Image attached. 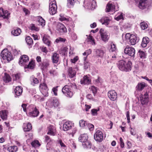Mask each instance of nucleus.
<instances>
[{
	"label": "nucleus",
	"instance_id": "nucleus-1",
	"mask_svg": "<svg viewBox=\"0 0 152 152\" xmlns=\"http://www.w3.org/2000/svg\"><path fill=\"white\" fill-rule=\"evenodd\" d=\"M76 89V85L72 84L69 85L65 86L62 89V92L66 96L70 98L73 96L74 93L73 91V89Z\"/></svg>",
	"mask_w": 152,
	"mask_h": 152
},
{
	"label": "nucleus",
	"instance_id": "nucleus-2",
	"mask_svg": "<svg viewBox=\"0 0 152 152\" xmlns=\"http://www.w3.org/2000/svg\"><path fill=\"white\" fill-rule=\"evenodd\" d=\"M132 63L130 61L127 62L123 60L120 61L118 63V68L122 71L129 72L131 70Z\"/></svg>",
	"mask_w": 152,
	"mask_h": 152
},
{
	"label": "nucleus",
	"instance_id": "nucleus-3",
	"mask_svg": "<svg viewBox=\"0 0 152 152\" xmlns=\"http://www.w3.org/2000/svg\"><path fill=\"white\" fill-rule=\"evenodd\" d=\"M28 113V115L29 116L35 117L38 116L39 112L36 106L32 104L30 105L27 108Z\"/></svg>",
	"mask_w": 152,
	"mask_h": 152
},
{
	"label": "nucleus",
	"instance_id": "nucleus-4",
	"mask_svg": "<svg viewBox=\"0 0 152 152\" xmlns=\"http://www.w3.org/2000/svg\"><path fill=\"white\" fill-rule=\"evenodd\" d=\"M1 56L4 60L10 61L13 59L11 53L7 49H4L1 53Z\"/></svg>",
	"mask_w": 152,
	"mask_h": 152
},
{
	"label": "nucleus",
	"instance_id": "nucleus-5",
	"mask_svg": "<svg viewBox=\"0 0 152 152\" xmlns=\"http://www.w3.org/2000/svg\"><path fill=\"white\" fill-rule=\"evenodd\" d=\"M84 6L87 9H94L97 6L96 1L95 0H85L84 2Z\"/></svg>",
	"mask_w": 152,
	"mask_h": 152
},
{
	"label": "nucleus",
	"instance_id": "nucleus-6",
	"mask_svg": "<svg viewBox=\"0 0 152 152\" xmlns=\"http://www.w3.org/2000/svg\"><path fill=\"white\" fill-rule=\"evenodd\" d=\"M57 6L55 0H50L49 12L50 14L53 15L57 12Z\"/></svg>",
	"mask_w": 152,
	"mask_h": 152
},
{
	"label": "nucleus",
	"instance_id": "nucleus-7",
	"mask_svg": "<svg viewBox=\"0 0 152 152\" xmlns=\"http://www.w3.org/2000/svg\"><path fill=\"white\" fill-rule=\"evenodd\" d=\"M94 138L97 142H102L103 139V135L102 132L100 130H97L94 134Z\"/></svg>",
	"mask_w": 152,
	"mask_h": 152
},
{
	"label": "nucleus",
	"instance_id": "nucleus-8",
	"mask_svg": "<svg viewBox=\"0 0 152 152\" xmlns=\"http://www.w3.org/2000/svg\"><path fill=\"white\" fill-rule=\"evenodd\" d=\"M50 61L47 59H43L42 62L40 64L41 69L43 70H47L50 67Z\"/></svg>",
	"mask_w": 152,
	"mask_h": 152
},
{
	"label": "nucleus",
	"instance_id": "nucleus-9",
	"mask_svg": "<svg viewBox=\"0 0 152 152\" xmlns=\"http://www.w3.org/2000/svg\"><path fill=\"white\" fill-rule=\"evenodd\" d=\"M99 33L102 40L104 42L107 41L110 37V34L103 28L100 29Z\"/></svg>",
	"mask_w": 152,
	"mask_h": 152
},
{
	"label": "nucleus",
	"instance_id": "nucleus-10",
	"mask_svg": "<svg viewBox=\"0 0 152 152\" xmlns=\"http://www.w3.org/2000/svg\"><path fill=\"white\" fill-rule=\"evenodd\" d=\"M118 8H115V4L111 1L109 2L107 4L105 11L106 12H115L118 10Z\"/></svg>",
	"mask_w": 152,
	"mask_h": 152
},
{
	"label": "nucleus",
	"instance_id": "nucleus-11",
	"mask_svg": "<svg viewBox=\"0 0 152 152\" xmlns=\"http://www.w3.org/2000/svg\"><path fill=\"white\" fill-rule=\"evenodd\" d=\"M135 51L134 48L130 47L129 46H127L124 50L125 54L133 57H134Z\"/></svg>",
	"mask_w": 152,
	"mask_h": 152
},
{
	"label": "nucleus",
	"instance_id": "nucleus-12",
	"mask_svg": "<svg viewBox=\"0 0 152 152\" xmlns=\"http://www.w3.org/2000/svg\"><path fill=\"white\" fill-rule=\"evenodd\" d=\"M39 87L40 91L42 95L45 96H48V89L46 84L45 83H41Z\"/></svg>",
	"mask_w": 152,
	"mask_h": 152
},
{
	"label": "nucleus",
	"instance_id": "nucleus-13",
	"mask_svg": "<svg viewBox=\"0 0 152 152\" xmlns=\"http://www.w3.org/2000/svg\"><path fill=\"white\" fill-rule=\"evenodd\" d=\"M149 94V91H147L144 94L143 96L142 94L140 95V100L142 104L143 105L145 104L148 101Z\"/></svg>",
	"mask_w": 152,
	"mask_h": 152
},
{
	"label": "nucleus",
	"instance_id": "nucleus-14",
	"mask_svg": "<svg viewBox=\"0 0 152 152\" xmlns=\"http://www.w3.org/2000/svg\"><path fill=\"white\" fill-rule=\"evenodd\" d=\"M28 60V56L26 55H24L20 57L19 64L21 66H25Z\"/></svg>",
	"mask_w": 152,
	"mask_h": 152
},
{
	"label": "nucleus",
	"instance_id": "nucleus-15",
	"mask_svg": "<svg viewBox=\"0 0 152 152\" xmlns=\"http://www.w3.org/2000/svg\"><path fill=\"white\" fill-rule=\"evenodd\" d=\"M74 126V124L70 121L65 122L63 125V130L64 131H67L70 129Z\"/></svg>",
	"mask_w": 152,
	"mask_h": 152
},
{
	"label": "nucleus",
	"instance_id": "nucleus-16",
	"mask_svg": "<svg viewBox=\"0 0 152 152\" xmlns=\"http://www.w3.org/2000/svg\"><path fill=\"white\" fill-rule=\"evenodd\" d=\"M107 94L109 98L111 100L115 101L117 98V93L114 90L109 91Z\"/></svg>",
	"mask_w": 152,
	"mask_h": 152
},
{
	"label": "nucleus",
	"instance_id": "nucleus-17",
	"mask_svg": "<svg viewBox=\"0 0 152 152\" xmlns=\"http://www.w3.org/2000/svg\"><path fill=\"white\" fill-rule=\"evenodd\" d=\"M10 13L7 10H4L2 8H0V17L7 18L9 17Z\"/></svg>",
	"mask_w": 152,
	"mask_h": 152
},
{
	"label": "nucleus",
	"instance_id": "nucleus-18",
	"mask_svg": "<svg viewBox=\"0 0 152 152\" xmlns=\"http://www.w3.org/2000/svg\"><path fill=\"white\" fill-rule=\"evenodd\" d=\"M57 29L61 33H65L67 32V29L65 26L62 23H58L57 26Z\"/></svg>",
	"mask_w": 152,
	"mask_h": 152
},
{
	"label": "nucleus",
	"instance_id": "nucleus-19",
	"mask_svg": "<svg viewBox=\"0 0 152 152\" xmlns=\"http://www.w3.org/2000/svg\"><path fill=\"white\" fill-rule=\"evenodd\" d=\"M47 103L49 104L50 106L51 107H57L59 104L58 99L56 98L52 99L50 101L48 102Z\"/></svg>",
	"mask_w": 152,
	"mask_h": 152
},
{
	"label": "nucleus",
	"instance_id": "nucleus-20",
	"mask_svg": "<svg viewBox=\"0 0 152 152\" xmlns=\"http://www.w3.org/2000/svg\"><path fill=\"white\" fill-rule=\"evenodd\" d=\"M52 63L53 64L58 63L59 60V56L56 53H54L51 57Z\"/></svg>",
	"mask_w": 152,
	"mask_h": 152
},
{
	"label": "nucleus",
	"instance_id": "nucleus-21",
	"mask_svg": "<svg viewBox=\"0 0 152 152\" xmlns=\"http://www.w3.org/2000/svg\"><path fill=\"white\" fill-rule=\"evenodd\" d=\"M47 134L50 135L54 136L56 134L55 127L51 125H50L48 127V131Z\"/></svg>",
	"mask_w": 152,
	"mask_h": 152
},
{
	"label": "nucleus",
	"instance_id": "nucleus-22",
	"mask_svg": "<svg viewBox=\"0 0 152 152\" xmlns=\"http://www.w3.org/2000/svg\"><path fill=\"white\" fill-rule=\"evenodd\" d=\"M88 138V134H87L84 133L81 134L79 137L78 139L79 141L83 143L87 141Z\"/></svg>",
	"mask_w": 152,
	"mask_h": 152
},
{
	"label": "nucleus",
	"instance_id": "nucleus-23",
	"mask_svg": "<svg viewBox=\"0 0 152 152\" xmlns=\"http://www.w3.org/2000/svg\"><path fill=\"white\" fill-rule=\"evenodd\" d=\"M110 20L108 18L102 17L101 19L99 20V21L102 24H104L107 26L108 25Z\"/></svg>",
	"mask_w": 152,
	"mask_h": 152
},
{
	"label": "nucleus",
	"instance_id": "nucleus-24",
	"mask_svg": "<svg viewBox=\"0 0 152 152\" xmlns=\"http://www.w3.org/2000/svg\"><path fill=\"white\" fill-rule=\"evenodd\" d=\"M23 92V88L20 86H17L15 90V95L17 96H20Z\"/></svg>",
	"mask_w": 152,
	"mask_h": 152
},
{
	"label": "nucleus",
	"instance_id": "nucleus-25",
	"mask_svg": "<svg viewBox=\"0 0 152 152\" xmlns=\"http://www.w3.org/2000/svg\"><path fill=\"white\" fill-rule=\"evenodd\" d=\"M49 36L47 35H44L42 37V40L44 43L48 46H50L51 43V42L49 39Z\"/></svg>",
	"mask_w": 152,
	"mask_h": 152
},
{
	"label": "nucleus",
	"instance_id": "nucleus-26",
	"mask_svg": "<svg viewBox=\"0 0 152 152\" xmlns=\"http://www.w3.org/2000/svg\"><path fill=\"white\" fill-rule=\"evenodd\" d=\"M68 72L69 76L71 78L73 77L76 74V72L72 67L69 68Z\"/></svg>",
	"mask_w": 152,
	"mask_h": 152
},
{
	"label": "nucleus",
	"instance_id": "nucleus-27",
	"mask_svg": "<svg viewBox=\"0 0 152 152\" xmlns=\"http://www.w3.org/2000/svg\"><path fill=\"white\" fill-rule=\"evenodd\" d=\"M149 38L146 37H144L142 39V40L141 44V45L143 48L146 47L147 44L149 42Z\"/></svg>",
	"mask_w": 152,
	"mask_h": 152
},
{
	"label": "nucleus",
	"instance_id": "nucleus-28",
	"mask_svg": "<svg viewBox=\"0 0 152 152\" xmlns=\"http://www.w3.org/2000/svg\"><path fill=\"white\" fill-rule=\"evenodd\" d=\"M7 111L6 110H3L0 111V115L1 118L4 120L7 119Z\"/></svg>",
	"mask_w": 152,
	"mask_h": 152
},
{
	"label": "nucleus",
	"instance_id": "nucleus-29",
	"mask_svg": "<svg viewBox=\"0 0 152 152\" xmlns=\"http://www.w3.org/2000/svg\"><path fill=\"white\" fill-rule=\"evenodd\" d=\"M23 130L25 132H28L32 129V126L31 124L29 123H24L23 126Z\"/></svg>",
	"mask_w": 152,
	"mask_h": 152
},
{
	"label": "nucleus",
	"instance_id": "nucleus-30",
	"mask_svg": "<svg viewBox=\"0 0 152 152\" xmlns=\"http://www.w3.org/2000/svg\"><path fill=\"white\" fill-rule=\"evenodd\" d=\"M137 40V37L136 36L132 34L131 38L129 39L130 44L132 45H134L135 44Z\"/></svg>",
	"mask_w": 152,
	"mask_h": 152
},
{
	"label": "nucleus",
	"instance_id": "nucleus-31",
	"mask_svg": "<svg viewBox=\"0 0 152 152\" xmlns=\"http://www.w3.org/2000/svg\"><path fill=\"white\" fill-rule=\"evenodd\" d=\"M90 82L89 78L86 76H84L80 81L81 83L84 84H88Z\"/></svg>",
	"mask_w": 152,
	"mask_h": 152
},
{
	"label": "nucleus",
	"instance_id": "nucleus-32",
	"mask_svg": "<svg viewBox=\"0 0 152 152\" xmlns=\"http://www.w3.org/2000/svg\"><path fill=\"white\" fill-rule=\"evenodd\" d=\"M147 0H140L138 4L139 7L141 9H143L145 8L146 1Z\"/></svg>",
	"mask_w": 152,
	"mask_h": 152
},
{
	"label": "nucleus",
	"instance_id": "nucleus-33",
	"mask_svg": "<svg viewBox=\"0 0 152 152\" xmlns=\"http://www.w3.org/2000/svg\"><path fill=\"white\" fill-rule=\"evenodd\" d=\"M35 66L34 62L33 60H31L29 62L28 65L26 64L24 66L25 68H27L30 69H33Z\"/></svg>",
	"mask_w": 152,
	"mask_h": 152
},
{
	"label": "nucleus",
	"instance_id": "nucleus-34",
	"mask_svg": "<svg viewBox=\"0 0 152 152\" xmlns=\"http://www.w3.org/2000/svg\"><path fill=\"white\" fill-rule=\"evenodd\" d=\"M21 31L20 28L14 29L11 31V34L14 36H17L19 35L21 33Z\"/></svg>",
	"mask_w": 152,
	"mask_h": 152
},
{
	"label": "nucleus",
	"instance_id": "nucleus-35",
	"mask_svg": "<svg viewBox=\"0 0 152 152\" xmlns=\"http://www.w3.org/2000/svg\"><path fill=\"white\" fill-rule=\"evenodd\" d=\"M96 56L98 57H102L104 54V51L100 49H97L96 50Z\"/></svg>",
	"mask_w": 152,
	"mask_h": 152
},
{
	"label": "nucleus",
	"instance_id": "nucleus-36",
	"mask_svg": "<svg viewBox=\"0 0 152 152\" xmlns=\"http://www.w3.org/2000/svg\"><path fill=\"white\" fill-rule=\"evenodd\" d=\"M146 86L145 83L142 82L139 83L136 86L137 89L140 91H142Z\"/></svg>",
	"mask_w": 152,
	"mask_h": 152
},
{
	"label": "nucleus",
	"instance_id": "nucleus-37",
	"mask_svg": "<svg viewBox=\"0 0 152 152\" xmlns=\"http://www.w3.org/2000/svg\"><path fill=\"white\" fill-rule=\"evenodd\" d=\"M117 49V48L115 45L111 42L109 47V50L110 52H113L115 51Z\"/></svg>",
	"mask_w": 152,
	"mask_h": 152
},
{
	"label": "nucleus",
	"instance_id": "nucleus-38",
	"mask_svg": "<svg viewBox=\"0 0 152 152\" xmlns=\"http://www.w3.org/2000/svg\"><path fill=\"white\" fill-rule=\"evenodd\" d=\"M3 80L5 83H8L11 80L10 76L6 73H5L3 77Z\"/></svg>",
	"mask_w": 152,
	"mask_h": 152
},
{
	"label": "nucleus",
	"instance_id": "nucleus-39",
	"mask_svg": "<svg viewBox=\"0 0 152 152\" xmlns=\"http://www.w3.org/2000/svg\"><path fill=\"white\" fill-rule=\"evenodd\" d=\"M82 145L84 148H91V144L90 142L88 140L84 142H83Z\"/></svg>",
	"mask_w": 152,
	"mask_h": 152
},
{
	"label": "nucleus",
	"instance_id": "nucleus-40",
	"mask_svg": "<svg viewBox=\"0 0 152 152\" xmlns=\"http://www.w3.org/2000/svg\"><path fill=\"white\" fill-rule=\"evenodd\" d=\"M18 148L16 145L11 146H9L8 149V151L10 152H16L17 151Z\"/></svg>",
	"mask_w": 152,
	"mask_h": 152
},
{
	"label": "nucleus",
	"instance_id": "nucleus-41",
	"mask_svg": "<svg viewBox=\"0 0 152 152\" xmlns=\"http://www.w3.org/2000/svg\"><path fill=\"white\" fill-rule=\"evenodd\" d=\"M37 19L39 24L42 26L45 25V20L41 17L39 16L37 17Z\"/></svg>",
	"mask_w": 152,
	"mask_h": 152
},
{
	"label": "nucleus",
	"instance_id": "nucleus-42",
	"mask_svg": "<svg viewBox=\"0 0 152 152\" xmlns=\"http://www.w3.org/2000/svg\"><path fill=\"white\" fill-rule=\"evenodd\" d=\"M75 0H67V5L69 8L72 7L75 4Z\"/></svg>",
	"mask_w": 152,
	"mask_h": 152
},
{
	"label": "nucleus",
	"instance_id": "nucleus-43",
	"mask_svg": "<svg viewBox=\"0 0 152 152\" xmlns=\"http://www.w3.org/2000/svg\"><path fill=\"white\" fill-rule=\"evenodd\" d=\"M87 41L88 42H90L92 45H95L94 40L93 37L91 35H89L88 37Z\"/></svg>",
	"mask_w": 152,
	"mask_h": 152
},
{
	"label": "nucleus",
	"instance_id": "nucleus-44",
	"mask_svg": "<svg viewBox=\"0 0 152 152\" xmlns=\"http://www.w3.org/2000/svg\"><path fill=\"white\" fill-rule=\"evenodd\" d=\"M123 18L122 13H118L115 17V19L118 21L123 19Z\"/></svg>",
	"mask_w": 152,
	"mask_h": 152
},
{
	"label": "nucleus",
	"instance_id": "nucleus-45",
	"mask_svg": "<svg viewBox=\"0 0 152 152\" xmlns=\"http://www.w3.org/2000/svg\"><path fill=\"white\" fill-rule=\"evenodd\" d=\"M31 145L33 147L36 148L40 146V144H39V142L38 140H36L31 142Z\"/></svg>",
	"mask_w": 152,
	"mask_h": 152
},
{
	"label": "nucleus",
	"instance_id": "nucleus-46",
	"mask_svg": "<svg viewBox=\"0 0 152 152\" xmlns=\"http://www.w3.org/2000/svg\"><path fill=\"white\" fill-rule=\"evenodd\" d=\"M79 124L80 126L82 127H85L87 125V122L83 120L80 121Z\"/></svg>",
	"mask_w": 152,
	"mask_h": 152
},
{
	"label": "nucleus",
	"instance_id": "nucleus-47",
	"mask_svg": "<svg viewBox=\"0 0 152 152\" xmlns=\"http://www.w3.org/2000/svg\"><path fill=\"white\" fill-rule=\"evenodd\" d=\"M26 40L27 44L29 45H31L33 43V40L30 37H27Z\"/></svg>",
	"mask_w": 152,
	"mask_h": 152
},
{
	"label": "nucleus",
	"instance_id": "nucleus-48",
	"mask_svg": "<svg viewBox=\"0 0 152 152\" xmlns=\"http://www.w3.org/2000/svg\"><path fill=\"white\" fill-rule=\"evenodd\" d=\"M138 55L141 58H145V52L142 50H139L138 52Z\"/></svg>",
	"mask_w": 152,
	"mask_h": 152
},
{
	"label": "nucleus",
	"instance_id": "nucleus-49",
	"mask_svg": "<svg viewBox=\"0 0 152 152\" xmlns=\"http://www.w3.org/2000/svg\"><path fill=\"white\" fill-rule=\"evenodd\" d=\"M140 26L142 29L145 30L148 28V25L146 22H143L141 23Z\"/></svg>",
	"mask_w": 152,
	"mask_h": 152
},
{
	"label": "nucleus",
	"instance_id": "nucleus-50",
	"mask_svg": "<svg viewBox=\"0 0 152 152\" xmlns=\"http://www.w3.org/2000/svg\"><path fill=\"white\" fill-rule=\"evenodd\" d=\"M30 28L32 30H34L36 31H38L39 30V28L36 26L34 24H32L30 25Z\"/></svg>",
	"mask_w": 152,
	"mask_h": 152
},
{
	"label": "nucleus",
	"instance_id": "nucleus-51",
	"mask_svg": "<svg viewBox=\"0 0 152 152\" xmlns=\"http://www.w3.org/2000/svg\"><path fill=\"white\" fill-rule=\"evenodd\" d=\"M89 89L91 91H92V93L94 94H95L96 93L97 88L95 86H91L90 87Z\"/></svg>",
	"mask_w": 152,
	"mask_h": 152
},
{
	"label": "nucleus",
	"instance_id": "nucleus-52",
	"mask_svg": "<svg viewBox=\"0 0 152 152\" xmlns=\"http://www.w3.org/2000/svg\"><path fill=\"white\" fill-rule=\"evenodd\" d=\"M99 110V109H92L91 110V114L93 116H96L97 115V112Z\"/></svg>",
	"mask_w": 152,
	"mask_h": 152
},
{
	"label": "nucleus",
	"instance_id": "nucleus-53",
	"mask_svg": "<svg viewBox=\"0 0 152 152\" xmlns=\"http://www.w3.org/2000/svg\"><path fill=\"white\" fill-rule=\"evenodd\" d=\"M20 78V74H16L13 75V80H18Z\"/></svg>",
	"mask_w": 152,
	"mask_h": 152
},
{
	"label": "nucleus",
	"instance_id": "nucleus-54",
	"mask_svg": "<svg viewBox=\"0 0 152 152\" xmlns=\"http://www.w3.org/2000/svg\"><path fill=\"white\" fill-rule=\"evenodd\" d=\"M66 41V39L61 37H58L56 39L55 42L57 43H58L60 42H64Z\"/></svg>",
	"mask_w": 152,
	"mask_h": 152
},
{
	"label": "nucleus",
	"instance_id": "nucleus-55",
	"mask_svg": "<svg viewBox=\"0 0 152 152\" xmlns=\"http://www.w3.org/2000/svg\"><path fill=\"white\" fill-rule=\"evenodd\" d=\"M78 59V57L77 56L74 57L73 58L71 59V62L73 63H75Z\"/></svg>",
	"mask_w": 152,
	"mask_h": 152
},
{
	"label": "nucleus",
	"instance_id": "nucleus-56",
	"mask_svg": "<svg viewBox=\"0 0 152 152\" xmlns=\"http://www.w3.org/2000/svg\"><path fill=\"white\" fill-rule=\"evenodd\" d=\"M87 126L88 127V129L90 131H92L94 129V126L93 124H87Z\"/></svg>",
	"mask_w": 152,
	"mask_h": 152
},
{
	"label": "nucleus",
	"instance_id": "nucleus-57",
	"mask_svg": "<svg viewBox=\"0 0 152 152\" xmlns=\"http://www.w3.org/2000/svg\"><path fill=\"white\" fill-rule=\"evenodd\" d=\"M57 87L58 86H57L56 87L53 88L52 89V90L53 92V94L55 96H57Z\"/></svg>",
	"mask_w": 152,
	"mask_h": 152
},
{
	"label": "nucleus",
	"instance_id": "nucleus-58",
	"mask_svg": "<svg viewBox=\"0 0 152 152\" xmlns=\"http://www.w3.org/2000/svg\"><path fill=\"white\" fill-rule=\"evenodd\" d=\"M71 37L72 39L76 40L77 39V36L75 33H72L71 34Z\"/></svg>",
	"mask_w": 152,
	"mask_h": 152
},
{
	"label": "nucleus",
	"instance_id": "nucleus-59",
	"mask_svg": "<svg viewBox=\"0 0 152 152\" xmlns=\"http://www.w3.org/2000/svg\"><path fill=\"white\" fill-rule=\"evenodd\" d=\"M120 142L121 147L122 148H124V144L123 142V139L121 137L120 138Z\"/></svg>",
	"mask_w": 152,
	"mask_h": 152
},
{
	"label": "nucleus",
	"instance_id": "nucleus-60",
	"mask_svg": "<svg viewBox=\"0 0 152 152\" xmlns=\"http://www.w3.org/2000/svg\"><path fill=\"white\" fill-rule=\"evenodd\" d=\"M89 66V63L87 61H85L84 62V67L85 69H86L88 68Z\"/></svg>",
	"mask_w": 152,
	"mask_h": 152
},
{
	"label": "nucleus",
	"instance_id": "nucleus-61",
	"mask_svg": "<svg viewBox=\"0 0 152 152\" xmlns=\"http://www.w3.org/2000/svg\"><path fill=\"white\" fill-rule=\"evenodd\" d=\"M31 80L34 84H37L39 83V80L37 78L32 77Z\"/></svg>",
	"mask_w": 152,
	"mask_h": 152
},
{
	"label": "nucleus",
	"instance_id": "nucleus-62",
	"mask_svg": "<svg viewBox=\"0 0 152 152\" xmlns=\"http://www.w3.org/2000/svg\"><path fill=\"white\" fill-rule=\"evenodd\" d=\"M49 72L50 74H52L53 75H54L56 74V71L53 69L49 71Z\"/></svg>",
	"mask_w": 152,
	"mask_h": 152
},
{
	"label": "nucleus",
	"instance_id": "nucleus-63",
	"mask_svg": "<svg viewBox=\"0 0 152 152\" xmlns=\"http://www.w3.org/2000/svg\"><path fill=\"white\" fill-rule=\"evenodd\" d=\"M126 117L127 120V122L128 123H129L130 122V115H129V111H127L126 112Z\"/></svg>",
	"mask_w": 152,
	"mask_h": 152
},
{
	"label": "nucleus",
	"instance_id": "nucleus-64",
	"mask_svg": "<svg viewBox=\"0 0 152 152\" xmlns=\"http://www.w3.org/2000/svg\"><path fill=\"white\" fill-rule=\"evenodd\" d=\"M85 110L86 111H88L91 108V106L90 105H88L87 104L85 105Z\"/></svg>",
	"mask_w": 152,
	"mask_h": 152
}]
</instances>
